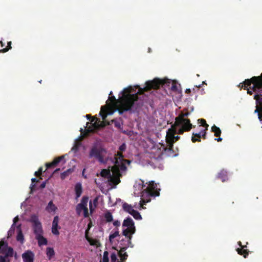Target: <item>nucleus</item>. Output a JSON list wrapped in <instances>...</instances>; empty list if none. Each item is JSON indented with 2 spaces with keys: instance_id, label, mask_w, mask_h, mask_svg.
<instances>
[{
  "instance_id": "1",
  "label": "nucleus",
  "mask_w": 262,
  "mask_h": 262,
  "mask_svg": "<svg viewBox=\"0 0 262 262\" xmlns=\"http://www.w3.org/2000/svg\"><path fill=\"white\" fill-rule=\"evenodd\" d=\"M134 88L132 86L125 88L122 92V97L116 99L115 96L109 97L111 103V107L103 106L101 107L100 115L104 120L108 115H111L112 107H115L120 114L124 112H129L133 113H139L143 106V100L139 97L140 95L139 91L134 93Z\"/></svg>"
},
{
  "instance_id": "2",
  "label": "nucleus",
  "mask_w": 262,
  "mask_h": 262,
  "mask_svg": "<svg viewBox=\"0 0 262 262\" xmlns=\"http://www.w3.org/2000/svg\"><path fill=\"white\" fill-rule=\"evenodd\" d=\"M190 113H181L175 119L174 124L171 125V128L167 132L166 142L168 144V149L173 151V143L179 140L180 136L175 134H183L184 132H189L191 128L194 127L188 118Z\"/></svg>"
},
{
  "instance_id": "3",
  "label": "nucleus",
  "mask_w": 262,
  "mask_h": 262,
  "mask_svg": "<svg viewBox=\"0 0 262 262\" xmlns=\"http://www.w3.org/2000/svg\"><path fill=\"white\" fill-rule=\"evenodd\" d=\"M240 89L247 90V93L252 95L262 94V74L259 76H253L251 79H246L238 85Z\"/></svg>"
},
{
  "instance_id": "4",
  "label": "nucleus",
  "mask_w": 262,
  "mask_h": 262,
  "mask_svg": "<svg viewBox=\"0 0 262 262\" xmlns=\"http://www.w3.org/2000/svg\"><path fill=\"white\" fill-rule=\"evenodd\" d=\"M115 159V163L112 168V171L114 174L112 180L115 183L119 184L120 182V178L122 177V173L125 172L127 169L125 164L126 163L129 164L130 161L123 159V154L121 152H117Z\"/></svg>"
},
{
  "instance_id": "5",
  "label": "nucleus",
  "mask_w": 262,
  "mask_h": 262,
  "mask_svg": "<svg viewBox=\"0 0 262 262\" xmlns=\"http://www.w3.org/2000/svg\"><path fill=\"white\" fill-rule=\"evenodd\" d=\"M172 81L165 78L160 79L159 78H155L151 81H147L145 83V86L143 88H141L139 86L137 85V88H139V93L140 94H142L144 92L149 91L151 89H158L160 86L163 88L164 89L168 88L170 90L171 83Z\"/></svg>"
},
{
  "instance_id": "6",
  "label": "nucleus",
  "mask_w": 262,
  "mask_h": 262,
  "mask_svg": "<svg viewBox=\"0 0 262 262\" xmlns=\"http://www.w3.org/2000/svg\"><path fill=\"white\" fill-rule=\"evenodd\" d=\"M159 190H158L156 183H154V181L150 182L148 186L141 193V201L140 202V206L144 208L143 205L150 201V197L159 196L160 194Z\"/></svg>"
},
{
  "instance_id": "7",
  "label": "nucleus",
  "mask_w": 262,
  "mask_h": 262,
  "mask_svg": "<svg viewBox=\"0 0 262 262\" xmlns=\"http://www.w3.org/2000/svg\"><path fill=\"white\" fill-rule=\"evenodd\" d=\"M91 123L92 125L88 126L89 124V122L86 123V126L85 127H87V128H85L84 129L82 128H80V132L83 136L86 137L88 136L90 133L93 132L95 129H97L101 127L104 126L100 120L96 117H94L91 120Z\"/></svg>"
},
{
  "instance_id": "8",
  "label": "nucleus",
  "mask_w": 262,
  "mask_h": 262,
  "mask_svg": "<svg viewBox=\"0 0 262 262\" xmlns=\"http://www.w3.org/2000/svg\"><path fill=\"white\" fill-rule=\"evenodd\" d=\"M122 227H126L122 231V234L125 236H128V234H133L135 233V224L130 217L128 216L123 221Z\"/></svg>"
},
{
  "instance_id": "9",
  "label": "nucleus",
  "mask_w": 262,
  "mask_h": 262,
  "mask_svg": "<svg viewBox=\"0 0 262 262\" xmlns=\"http://www.w3.org/2000/svg\"><path fill=\"white\" fill-rule=\"evenodd\" d=\"M30 221L33 223L32 228L35 236L43 234L42 225L38 217L35 215L32 216Z\"/></svg>"
},
{
  "instance_id": "10",
  "label": "nucleus",
  "mask_w": 262,
  "mask_h": 262,
  "mask_svg": "<svg viewBox=\"0 0 262 262\" xmlns=\"http://www.w3.org/2000/svg\"><path fill=\"white\" fill-rule=\"evenodd\" d=\"M103 150V149L102 148H99L96 146H94L91 148L90 151L89 157H94L97 159L100 163H105V161L104 160L103 157L102 155V152Z\"/></svg>"
},
{
  "instance_id": "11",
  "label": "nucleus",
  "mask_w": 262,
  "mask_h": 262,
  "mask_svg": "<svg viewBox=\"0 0 262 262\" xmlns=\"http://www.w3.org/2000/svg\"><path fill=\"white\" fill-rule=\"evenodd\" d=\"M89 199L88 196H83L82 198L81 202L78 204L76 206V212L78 215H80L82 210H83L87 208Z\"/></svg>"
},
{
  "instance_id": "12",
  "label": "nucleus",
  "mask_w": 262,
  "mask_h": 262,
  "mask_svg": "<svg viewBox=\"0 0 262 262\" xmlns=\"http://www.w3.org/2000/svg\"><path fill=\"white\" fill-rule=\"evenodd\" d=\"M127 249V247H122L120 248V250L118 251V255L120 259V261H118L117 262H125L127 259L128 254L125 252Z\"/></svg>"
},
{
  "instance_id": "13",
  "label": "nucleus",
  "mask_w": 262,
  "mask_h": 262,
  "mask_svg": "<svg viewBox=\"0 0 262 262\" xmlns=\"http://www.w3.org/2000/svg\"><path fill=\"white\" fill-rule=\"evenodd\" d=\"M208 130V128H205V129H202L200 130V132L198 133H192L191 141L193 143H195L196 142H201V135L204 134V132H206Z\"/></svg>"
},
{
  "instance_id": "14",
  "label": "nucleus",
  "mask_w": 262,
  "mask_h": 262,
  "mask_svg": "<svg viewBox=\"0 0 262 262\" xmlns=\"http://www.w3.org/2000/svg\"><path fill=\"white\" fill-rule=\"evenodd\" d=\"M10 249L13 250V249L12 247L8 246V244L7 242L2 240L0 241V254L1 253L3 255H6Z\"/></svg>"
},
{
  "instance_id": "15",
  "label": "nucleus",
  "mask_w": 262,
  "mask_h": 262,
  "mask_svg": "<svg viewBox=\"0 0 262 262\" xmlns=\"http://www.w3.org/2000/svg\"><path fill=\"white\" fill-rule=\"evenodd\" d=\"M24 262H33L34 254L30 251H28L22 255Z\"/></svg>"
},
{
  "instance_id": "16",
  "label": "nucleus",
  "mask_w": 262,
  "mask_h": 262,
  "mask_svg": "<svg viewBox=\"0 0 262 262\" xmlns=\"http://www.w3.org/2000/svg\"><path fill=\"white\" fill-rule=\"evenodd\" d=\"M14 254V250L11 249H9L6 255L0 256V262H10L9 257H13Z\"/></svg>"
},
{
  "instance_id": "17",
  "label": "nucleus",
  "mask_w": 262,
  "mask_h": 262,
  "mask_svg": "<svg viewBox=\"0 0 262 262\" xmlns=\"http://www.w3.org/2000/svg\"><path fill=\"white\" fill-rule=\"evenodd\" d=\"M64 158L63 156L59 157L54 159V160L51 163H47L46 164V170L50 168L54 167Z\"/></svg>"
},
{
  "instance_id": "18",
  "label": "nucleus",
  "mask_w": 262,
  "mask_h": 262,
  "mask_svg": "<svg viewBox=\"0 0 262 262\" xmlns=\"http://www.w3.org/2000/svg\"><path fill=\"white\" fill-rule=\"evenodd\" d=\"M100 174L101 177L105 178H110V181L113 183L115 185H117L118 184L115 183L114 181L112 180V179L114 178V174L112 172V176L111 174V172L109 169H103L101 170Z\"/></svg>"
},
{
  "instance_id": "19",
  "label": "nucleus",
  "mask_w": 262,
  "mask_h": 262,
  "mask_svg": "<svg viewBox=\"0 0 262 262\" xmlns=\"http://www.w3.org/2000/svg\"><path fill=\"white\" fill-rule=\"evenodd\" d=\"M75 199H78L81 195L82 193V188L81 184L80 183H77L75 186Z\"/></svg>"
},
{
  "instance_id": "20",
  "label": "nucleus",
  "mask_w": 262,
  "mask_h": 262,
  "mask_svg": "<svg viewBox=\"0 0 262 262\" xmlns=\"http://www.w3.org/2000/svg\"><path fill=\"white\" fill-rule=\"evenodd\" d=\"M239 246L242 247V248H237V252L238 254L242 255L245 258H246L247 256L249 254V251L247 249H244V246L242 245V243L241 242H239L238 243Z\"/></svg>"
},
{
  "instance_id": "21",
  "label": "nucleus",
  "mask_w": 262,
  "mask_h": 262,
  "mask_svg": "<svg viewBox=\"0 0 262 262\" xmlns=\"http://www.w3.org/2000/svg\"><path fill=\"white\" fill-rule=\"evenodd\" d=\"M35 238L37 240L39 246L46 245L48 244L47 239L43 236V234L35 236Z\"/></svg>"
},
{
  "instance_id": "22",
  "label": "nucleus",
  "mask_w": 262,
  "mask_h": 262,
  "mask_svg": "<svg viewBox=\"0 0 262 262\" xmlns=\"http://www.w3.org/2000/svg\"><path fill=\"white\" fill-rule=\"evenodd\" d=\"M122 208L124 211L129 214H130L134 210L133 207L127 203H124L123 204Z\"/></svg>"
},
{
  "instance_id": "23",
  "label": "nucleus",
  "mask_w": 262,
  "mask_h": 262,
  "mask_svg": "<svg viewBox=\"0 0 262 262\" xmlns=\"http://www.w3.org/2000/svg\"><path fill=\"white\" fill-rule=\"evenodd\" d=\"M17 230L18 231V233L16 237V239L17 241H19L23 243L24 242V235L20 228V225H19L17 227Z\"/></svg>"
},
{
  "instance_id": "24",
  "label": "nucleus",
  "mask_w": 262,
  "mask_h": 262,
  "mask_svg": "<svg viewBox=\"0 0 262 262\" xmlns=\"http://www.w3.org/2000/svg\"><path fill=\"white\" fill-rule=\"evenodd\" d=\"M56 209L57 207L53 204V202L52 201H50L46 207V210L49 212H54Z\"/></svg>"
},
{
  "instance_id": "25",
  "label": "nucleus",
  "mask_w": 262,
  "mask_h": 262,
  "mask_svg": "<svg viewBox=\"0 0 262 262\" xmlns=\"http://www.w3.org/2000/svg\"><path fill=\"white\" fill-rule=\"evenodd\" d=\"M111 122H112V123H114L115 126L118 128H120L121 126L123 124V123H122V120L121 119V118L113 119L111 120Z\"/></svg>"
},
{
  "instance_id": "26",
  "label": "nucleus",
  "mask_w": 262,
  "mask_h": 262,
  "mask_svg": "<svg viewBox=\"0 0 262 262\" xmlns=\"http://www.w3.org/2000/svg\"><path fill=\"white\" fill-rule=\"evenodd\" d=\"M211 132L214 133V136L215 137H220L222 133L220 128L215 125H213L211 127Z\"/></svg>"
},
{
  "instance_id": "27",
  "label": "nucleus",
  "mask_w": 262,
  "mask_h": 262,
  "mask_svg": "<svg viewBox=\"0 0 262 262\" xmlns=\"http://www.w3.org/2000/svg\"><path fill=\"white\" fill-rule=\"evenodd\" d=\"M55 255V252L53 248L48 247L47 248V255L49 260H51L52 258Z\"/></svg>"
},
{
  "instance_id": "28",
  "label": "nucleus",
  "mask_w": 262,
  "mask_h": 262,
  "mask_svg": "<svg viewBox=\"0 0 262 262\" xmlns=\"http://www.w3.org/2000/svg\"><path fill=\"white\" fill-rule=\"evenodd\" d=\"M104 216L106 222H111L113 220V215L110 211L105 212Z\"/></svg>"
},
{
  "instance_id": "29",
  "label": "nucleus",
  "mask_w": 262,
  "mask_h": 262,
  "mask_svg": "<svg viewBox=\"0 0 262 262\" xmlns=\"http://www.w3.org/2000/svg\"><path fill=\"white\" fill-rule=\"evenodd\" d=\"M218 178L220 179L223 182H225L227 179L226 172L224 170H222L218 174Z\"/></svg>"
},
{
  "instance_id": "30",
  "label": "nucleus",
  "mask_w": 262,
  "mask_h": 262,
  "mask_svg": "<svg viewBox=\"0 0 262 262\" xmlns=\"http://www.w3.org/2000/svg\"><path fill=\"white\" fill-rule=\"evenodd\" d=\"M130 214H131L136 220H141L142 219L140 213L134 210Z\"/></svg>"
},
{
  "instance_id": "31",
  "label": "nucleus",
  "mask_w": 262,
  "mask_h": 262,
  "mask_svg": "<svg viewBox=\"0 0 262 262\" xmlns=\"http://www.w3.org/2000/svg\"><path fill=\"white\" fill-rule=\"evenodd\" d=\"M119 232L118 229L116 228L115 231L113 233L111 234L109 236V240H110V242H112V239H113L114 238H115V237H116L117 236L119 235Z\"/></svg>"
},
{
  "instance_id": "32",
  "label": "nucleus",
  "mask_w": 262,
  "mask_h": 262,
  "mask_svg": "<svg viewBox=\"0 0 262 262\" xmlns=\"http://www.w3.org/2000/svg\"><path fill=\"white\" fill-rule=\"evenodd\" d=\"M170 90L173 92H177L178 90V84L175 81H172V82L171 83V86L170 88Z\"/></svg>"
},
{
  "instance_id": "33",
  "label": "nucleus",
  "mask_w": 262,
  "mask_h": 262,
  "mask_svg": "<svg viewBox=\"0 0 262 262\" xmlns=\"http://www.w3.org/2000/svg\"><path fill=\"white\" fill-rule=\"evenodd\" d=\"M11 41L8 42L7 46L3 49L0 50V53H6L12 48L11 47Z\"/></svg>"
},
{
  "instance_id": "34",
  "label": "nucleus",
  "mask_w": 262,
  "mask_h": 262,
  "mask_svg": "<svg viewBox=\"0 0 262 262\" xmlns=\"http://www.w3.org/2000/svg\"><path fill=\"white\" fill-rule=\"evenodd\" d=\"M198 122L201 123V125L199 126L200 127L201 126H202L203 127H205V128H208L209 125L207 124L206 121L204 119H199L198 120Z\"/></svg>"
},
{
  "instance_id": "35",
  "label": "nucleus",
  "mask_w": 262,
  "mask_h": 262,
  "mask_svg": "<svg viewBox=\"0 0 262 262\" xmlns=\"http://www.w3.org/2000/svg\"><path fill=\"white\" fill-rule=\"evenodd\" d=\"M108 252L107 251H105L103 253V258H102V262H108Z\"/></svg>"
},
{
  "instance_id": "36",
  "label": "nucleus",
  "mask_w": 262,
  "mask_h": 262,
  "mask_svg": "<svg viewBox=\"0 0 262 262\" xmlns=\"http://www.w3.org/2000/svg\"><path fill=\"white\" fill-rule=\"evenodd\" d=\"M15 227L11 226L10 230L8 231V238L10 237L14 233Z\"/></svg>"
},
{
  "instance_id": "37",
  "label": "nucleus",
  "mask_w": 262,
  "mask_h": 262,
  "mask_svg": "<svg viewBox=\"0 0 262 262\" xmlns=\"http://www.w3.org/2000/svg\"><path fill=\"white\" fill-rule=\"evenodd\" d=\"M132 235L133 234H128V236H125L126 237H127L128 238L127 246H126V247H127V248L128 247H133V245H132V242H131V240H132Z\"/></svg>"
},
{
  "instance_id": "38",
  "label": "nucleus",
  "mask_w": 262,
  "mask_h": 262,
  "mask_svg": "<svg viewBox=\"0 0 262 262\" xmlns=\"http://www.w3.org/2000/svg\"><path fill=\"white\" fill-rule=\"evenodd\" d=\"M59 222V218L58 216H56L54 217L53 222H52V226H57Z\"/></svg>"
},
{
  "instance_id": "39",
  "label": "nucleus",
  "mask_w": 262,
  "mask_h": 262,
  "mask_svg": "<svg viewBox=\"0 0 262 262\" xmlns=\"http://www.w3.org/2000/svg\"><path fill=\"white\" fill-rule=\"evenodd\" d=\"M117 260V254L114 252L111 255V262H116Z\"/></svg>"
},
{
  "instance_id": "40",
  "label": "nucleus",
  "mask_w": 262,
  "mask_h": 262,
  "mask_svg": "<svg viewBox=\"0 0 262 262\" xmlns=\"http://www.w3.org/2000/svg\"><path fill=\"white\" fill-rule=\"evenodd\" d=\"M52 232L55 235H59V232L58 230L57 226H52Z\"/></svg>"
},
{
  "instance_id": "41",
  "label": "nucleus",
  "mask_w": 262,
  "mask_h": 262,
  "mask_svg": "<svg viewBox=\"0 0 262 262\" xmlns=\"http://www.w3.org/2000/svg\"><path fill=\"white\" fill-rule=\"evenodd\" d=\"M42 171H43L42 167H40L39 168L38 171H35L34 174L36 177H40L41 175L42 174Z\"/></svg>"
},
{
  "instance_id": "42",
  "label": "nucleus",
  "mask_w": 262,
  "mask_h": 262,
  "mask_svg": "<svg viewBox=\"0 0 262 262\" xmlns=\"http://www.w3.org/2000/svg\"><path fill=\"white\" fill-rule=\"evenodd\" d=\"M71 170L68 169L67 171H64L61 174V179H64L68 175L69 173L70 172Z\"/></svg>"
},
{
  "instance_id": "43",
  "label": "nucleus",
  "mask_w": 262,
  "mask_h": 262,
  "mask_svg": "<svg viewBox=\"0 0 262 262\" xmlns=\"http://www.w3.org/2000/svg\"><path fill=\"white\" fill-rule=\"evenodd\" d=\"M83 211V216L84 217H88L89 216V210L88 207L86 208Z\"/></svg>"
},
{
  "instance_id": "44",
  "label": "nucleus",
  "mask_w": 262,
  "mask_h": 262,
  "mask_svg": "<svg viewBox=\"0 0 262 262\" xmlns=\"http://www.w3.org/2000/svg\"><path fill=\"white\" fill-rule=\"evenodd\" d=\"M120 151H124L126 149V145L125 143H123L121 145L119 146V148Z\"/></svg>"
},
{
  "instance_id": "45",
  "label": "nucleus",
  "mask_w": 262,
  "mask_h": 262,
  "mask_svg": "<svg viewBox=\"0 0 262 262\" xmlns=\"http://www.w3.org/2000/svg\"><path fill=\"white\" fill-rule=\"evenodd\" d=\"M18 220H19L18 216H15L13 219V223L12 226H13L14 227H15V224L18 221Z\"/></svg>"
},
{
  "instance_id": "46",
  "label": "nucleus",
  "mask_w": 262,
  "mask_h": 262,
  "mask_svg": "<svg viewBox=\"0 0 262 262\" xmlns=\"http://www.w3.org/2000/svg\"><path fill=\"white\" fill-rule=\"evenodd\" d=\"M89 207H90V213H92L94 210V208L93 207L92 202L90 201L89 203Z\"/></svg>"
},
{
  "instance_id": "47",
  "label": "nucleus",
  "mask_w": 262,
  "mask_h": 262,
  "mask_svg": "<svg viewBox=\"0 0 262 262\" xmlns=\"http://www.w3.org/2000/svg\"><path fill=\"white\" fill-rule=\"evenodd\" d=\"M113 225L116 227H119L120 225V222L118 220L115 221L113 222Z\"/></svg>"
},
{
  "instance_id": "48",
  "label": "nucleus",
  "mask_w": 262,
  "mask_h": 262,
  "mask_svg": "<svg viewBox=\"0 0 262 262\" xmlns=\"http://www.w3.org/2000/svg\"><path fill=\"white\" fill-rule=\"evenodd\" d=\"M46 182H42V183L41 184V185H40V187L41 188H42H42H44L46 187Z\"/></svg>"
},
{
  "instance_id": "49",
  "label": "nucleus",
  "mask_w": 262,
  "mask_h": 262,
  "mask_svg": "<svg viewBox=\"0 0 262 262\" xmlns=\"http://www.w3.org/2000/svg\"><path fill=\"white\" fill-rule=\"evenodd\" d=\"M97 202H98V198H96L93 200V203L95 205V207L96 206Z\"/></svg>"
},
{
  "instance_id": "50",
  "label": "nucleus",
  "mask_w": 262,
  "mask_h": 262,
  "mask_svg": "<svg viewBox=\"0 0 262 262\" xmlns=\"http://www.w3.org/2000/svg\"><path fill=\"white\" fill-rule=\"evenodd\" d=\"M86 239L89 241V242L90 243V244H91V245H96V244H95V242H91V241H90V240L88 238L87 236H86Z\"/></svg>"
},
{
  "instance_id": "51",
  "label": "nucleus",
  "mask_w": 262,
  "mask_h": 262,
  "mask_svg": "<svg viewBox=\"0 0 262 262\" xmlns=\"http://www.w3.org/2000/svg\"><path fill=\"white\" fill-rule=\"evenodd\" d=\"M201 137H202L203 139H205L206 138V132H204V134L201 135Z\"/></svg>"
},
{
  "instance_id": "52",
  "label": "nucleus",
  "mask_w": 262,
  "mask_h": 262,
  "mask_svg": "<svg viewBox=\"0 0 262 262\" xmlns=\"http://www.w3.org/2000/svg\"><path fill=\"white\" fill-rule=\"evenodd\" d=\"M72 149L73 150H75V151L77 150V149H78V146H77V145H75L73 147V148H72Z\"/></svg>"
},
{
  "instance_id": "53",
  "label": "nucleus",
  "mask_w": 262,
  "mask_h": 262,
  "mask_svg": "<svg viewBox=\"0 0 262 262\" xmlns=\"http://www.w3.org/2000/svg\"><path fill=\"white\" fill-rule=\"evenodd\" d=\"M215 140L217 141V142H220L222 141V138L220 137H218L217 138H215Z\"/></svg>"
},
{
  "instance_id": "54",
  "label": "nucleus",
  "mask_w": 262,
  "mask_h": 262,
  "mask_svg": "<svg viewBox=\"0 0 262 262\" xmlns=\"http://www.w3.org/2000/svg\"><path fill=\"white\" fill-rule=\"evenodd\" d=\"M31 180L32 183L38 182V180H37L36 178H32Z\"/></svg>"
},
{
  "instance_id": "55",
  "label": "nucleus",
  "mask_w": 262,
  "mask_h": 262,
  "mask_svg": "<svg viewBox=\"0 0 262 262\" xmlns=\"http://www.w3.org/2000/svg\"><path fill=\"white\" fill-rule=\"evenodd\" d=\"M191 92V90L190 89H187L185 91V93L187 94H189Z\"/></svg>"
},
{
  "instance_id": "56",
  "label": "nucleus",
  "mask_w": 262,
  "mask_h": 262,
  "mask_svg": "<svg viewBox=\"0 0 262 262\" xmlns=\"http://www.w3.org/2000/svg\"><path fill=\"white\" fill-rule=\"evenodd\" d=\"M35 186V184H32L31 185L30 188H31L32 191L34 189Z\"/></svg>"
},
{
  "instance_id": "57",
  "label": "nucleus",
  "mask_w": 262,
  "mask_h": 262,
  "mask_svg": "<svg viewBox=\"0 0 262 262\" xmlns=\"http://www.w3.org/2000/svg\"><path fill=\"white\" fill-rule=\"evenodd\" d=\"M60 170V168H57V169H56L54 170V171L53 173H55L57 172H58V171H59Z\"/></svg>"
},
{
  "instance_id": "58",
  "label": "nucleus",
  "mask_w": 262,
  "mask_h": 262,
  "mask_svg": "<svg viewBox=\"0 0 262 262\" xmlns=\"http://www.w3.org/2000/svg\"><path fill=\"white\" fill-rule=\"evenodd\" d=\"M0 44H1L2 47H3L5 46V43H3V42L2 40L0 41Z\"/></svg>"
},
{
  "instance_id": "59",
  "label": "nucleus",
  "mask_w": 262,
  "mask_h": 262,
  "mask_svg": "<svg viewBox=\"0 0 262 262\" xmlns=\"http://www.w3.org/2000/svg\"><path fill=\"white\" fill-rule=\"evenodd\" d=\"M86 117H87L88 119H89L91 117V115H86Z\"/></svg>"
},
{
  "instance_id": "60",
  "label": "nucleus",
  "mask_w": 262,
  "mask_h": 262,
  "mask_svg": "<svg viewBox=\"0 0 262 262\" xmlns=\"http://www.w3.org/2000/svg\"><path fill=\"white\" fill-rule=\"evenodd\" d=\"M196 88H200L201 87V85H199L198 86L196 85Z\"/></svg>"
},
{
  "instance_id": "61",
  "label": "nucleus",
  "mask_w": 262,
  "mask_h": 262,
  "mask_svg": "<svg viewBox=\"0 0 262 262\" xmlns=\"http://www.w3.org/2000/svg\"><path fill=\"white\" fill-rule=\"evenodd\" d=\"M107 124H108V125H110V122H108V123H107Z\"/></svg>"
}]
</instances>
